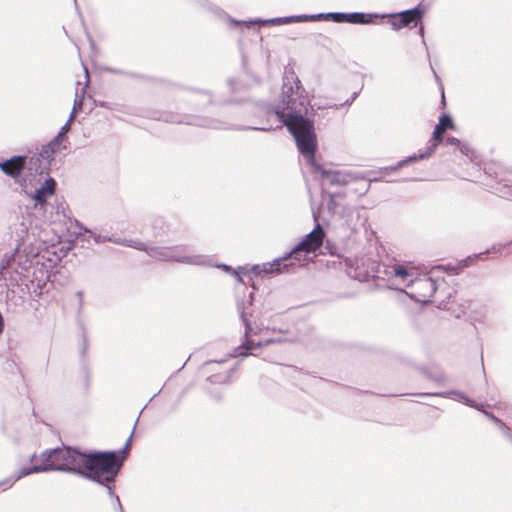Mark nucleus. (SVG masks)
Instances as JSON below:
<instances>
[{"instance_id":"nucleus-1","label":"nucleus","mask_w":512,"mask_h":512,"mask_svg":"<svg viewBox=\"0 0 512 512\" xmlns=\"http://www.w3.org/2000/svg\"><path fill=\"white\" fill-rule=\"evenodd\" d=\"M308 93L293 68H285L282 78V93L278 104L265 102L256 104V117L276 118L286 126L295 139L299 153L305 160H316L317 137L314 120L307 117Z\"/></svg>"},{"instance_id":"nucleus-2","label":"nucleus","mask_w":512,"mask_h":512,"mask_svg":"<svg viewBox=\"0 0 512 512\" xmlns=\"http://www.w3.org/2000/svg\"><path fill=\"white\" fill-rule=\"evenodd\" d=\"M132 434L122 451L84 453L79 474L99 483L113 482L130 448Z\"/></svg>"},{"instance_id":"nucleus-3","label":"nucleus","mask_w":512,"mask_h":512,"mask_svg":"<svg viewBox=\"0 0 512 512\" xmlns=\"http://www.w3.org/2000/svg\"><path fill=\"white\" fill-rule=\"evenodd\" d=\"M349 275L359 281L381 280L386 283L389 288H398L403 284L408 288L410 279H414V271L408 269L404 265L371 262L369 268L363 269L358 264L354 269V273L349 271Z\"/></svg>"},{"instance_id":"nucleus-4","label":"nucleus","mask_w":512,"mask_h":512,"mask_svg":"<svg viewBox=\"0 0 512 512\" xmlns=\"http://www.w3.org/2000/svg\"><path fill=\"white\" fill-rule=\"evenodd\" d=\"M443 132L444 131L436 125L432 133V138L429 140L426 147L419 149L417 154L409 155L403 160H423L429 158L438 147H441L445 153H452L455 158L466 157L468 160H476L479 157L478 152L469 143L453 136L444 138Z\"/></svg>"},{"instance_id":"nucleus-5","label":"nucleus","mask_w":512,"mask_h":512,"mask_svg":"<svg viewBox=\"0 0 512 512\" xmlns=\"http://www.w3.org/2000/svg\"><path fill=\"white\" fill-rule=\"evenodd\" d=\"M82 456L83 452L68 447L43 452L40 456L41 462L32 469L22 471L17 478L19 479L31 472L48 470L72 471L78 473Z\"/></svg>"},{"instance_id":"nucleus-6","label":"nucleus","mask_w":512,"mask_h":512,"mask_svg":"<svg viewBox=\"0 0 512 512\" xmlns=\"http://www.w3.org/2000/svg\"><path fill=\"white\" fill-rule=\"evenodd\" d=\"M241 321L245 328V341L233 350V357L247 356L249 355V351L253 349L266 346L276 341H281V338L270 337L269 327H263L252 323L244 310L241 311Z\"/></svg>"},{"instance_id":"nucleus-7","label":"nucleus","mask_w":512,"mask_h":512,"mask_svg":"<svg viewBox=\"0 0 512 512\" xmlns=\"http://www.w3.org/2000/svg\"><path fill=\"white\" fill-rule=\"evenodd\" d=\"M304 177H311L321 182L322 185L349 186L354 180V175L345 171L326 169L321 162H304L301 166Z\"/></svg>"},{"instance_id":"nucleus-8","label":"nucleus","mask_w":512,"mask_h":512,"mask_svg":"<svg viewBox=\"0 0 512 512\" xmlns=\"http://www.w3.org/2000/svg\"><path fill=\"white\" fill-rule=\"evenodd\" d=\"M325 233L323 228L317 224L305 238L289 252V256L295 262L306 260V255L315 252L323 243Z\"/></svg>"},{"instance_id":"nucleus-9","label":"nucleus","mask_w":512,"mask_h":512,"mask_svg":"<svg viewBox=\"0 0 512 512\" xmlns=\"http://www.w3.org/2000/svg\"><path fill=\"white\" fill-rule=\"evenodd\" d=\"M233 371L234 366L226 361H209L200 368L199 374L211 384L222 385L229 383Z\"/></svg>"},{"instance_id":"nucleus-10","label":"nucleus","mask_w":512,"mask_h":512,"mask_svg":"<svg viewBox=\"0 0 512 512\" xmlns=\"http://www.w3.org/2000/svg\"><path fill=\"white\" fill-rule=\"evenodd\" d=\"M409 281V291L406 293L417 302L426 303L430 301L437 290L436 282L431 277H415Z\"/></svg>"},{"instance_id":"nucleus-11","label":"nucleus","mask_w":512,"mask_h":512,"mask_svg":"<svg viewBox=\"0 0 512 512\" xmlns=\"http://www.w3.org/2000/svg\"><path fill=\"white\" fill-rule=\"evenodd\" d=\"M73 117L74 110L70 114L68 121L61 127L57 135L47 144L41 145L38 156L35 155L31 157L30 160H55L54 155L61 149L62 142L66 138Z\"/></svg>"},{"instance_id":"nucleus-12","label":"nucleus","mask_w":512,"mask_h":512,"mask_svg":"<svg viewBox=\"0 0 512 512\" xmlns=\"http://www.w3.org/2000/svg\"><path fill=\"white\" fill-rule=\"evenodd\" d=\"M420 395L421 396H441V397H446V398L456 396L457 399L459 401L463 402L465 405L473 407V408L477 409L478 411H481L487 418H489L491 421H493L500 429H502L506 425L501 419L496 417L494 414L486 411L484 409L483 404H479V403L475 402L474 400L470 399L469 397H467L466 395H464L461 392L452 390V391L443 392V393L420 394Z\"/></svg>"},{"instance_id":"nucleus-13","label":"nucleus","mask_w":512,"mask_h":512,"mask_svg":"<svg viewBox=\"0 0 512 512\" xmlns=\"http://www.w3.org/2000/svg\"><path fill=\"white\" fill-rule=\"evenodd\" d=\"M333 22L335 23H350V24H373L379 19L378 13H365V12H333Z\"/></svg>"},{"instance_id":"nucleus-14","label":"nucleus","mask_w":512,"mask_h":512,"mask_svg":"<svg viewBox=\"0 0 512 512\" xmlns=\"http://www.w3.org/2000/svg\"><path fill=\"white\" fill-rule=\"evenodd\" d=\"M194 126L200 127H209L215 129H229V130H259V131H269L272 129L271 124L261 125V126H239L234 124H227L216 121L214 119L202 118L194 115Z\"/></svg>"},{"instance_id":"nucleus-15","label":"nucleus","mask_w":512,"mask_h":512,"mask_svg":"<svg viewBox=\"0 0 512 512\" xmlns=\"http://www.w3.org/2000/svg\"><path fill=\"white\" fill-rule=\"evenodd\" d=\"M424 15V10L420 4L415 6L414 8L404 10L398 13H390V14H380L379 18H398L399 24L401 28L413 25L416 27L418 23L421 21Z\"/></svg>"},{"instance_id":"nucleus-16","label":"nucleus","mask_w":512,"mask_h":512,"mask_svg":"<svg viewBox=\"0 0 512 512\" xmlns=\"http://www.w3.org/2000/svg\"><path fill=\"white\" fill-rule=\"evenodd\" d=\"M227 86L229 88V92L231 94L230 97L225 99H219V104L225 105V104H241L244 103L245 100L238 95L242 92L247 91V86L241 82L240 80L229 77L226 81Z\"/></svg>"},{"instance_id":"nucleus-17","label":"nucleus","mask_w":512,"mask_h":512,"mask_svg":"<svg viewBox=\"0 0 512 512\" xmlns=\"http://www.w3.org/2000/svg\"><path fill=\"white\" fill-rule=\"evenodd\" d=\"M294 261L287 253L285 256L276 258L272 262L262 264V274L269 275L275 272H281L285 268L294 265Z\"/></svg>"},{"instance_id":"nucleus-18","label":"nucleus","mask_w":512,"mask_h":512,"mask_svg":"<svg viewBox=\"0 0 512 512\" xmlns=\"http://www.w3.org/2000/svg\"><path fill=\"white\" fill-rule=\"evenodd\" d=\"M150 256L159 261L185 262L188 260V257L180 255L175 248H154L150 251Z\"/></svg>"},{"instance_id":"nucleus-19","label":"nucleus","mask_w":512,"mask_h":512,"mask_svg":"<svg viewBox=\"0 0 512 512\" xmlns=\"http://www.w3.org/2000/svg\"><path fill=\"white\" fill-rule=\"evenodd\" d=\"M55 190V180L53 178H48L45 180L43 186L35 191L32 198L35 200L36 204L43 206L47 203V199L54 195Z\"/></svg>"},{"instance_id":"nucleus-20","label":"nucleus","mask_w":512,"mask_h":512,"mask_svg":"<svg viewBox=\"0 0 512 512\" xmlns=\"http://www.w3.org/2000/svg\"><path fill=\"white\" fill-rule=\"evenodd\" d=\"M219 103V100H215L213 94L209 90L205 89H194V105L199 110H204L209 105Z\"/></svg>"},{"instance_id":"nucleus-21","label":"nucleus","mask_w":512,"mask_h":512,"mask_svg":"<svg viewBox=\"0 0 512 512\" xmlns=\"http://www.w3.org/2000/svg\"><path fill=\"white\" fill-rule=\"evenodd\" d=\"M229 19V22L231 24H234V25H237V26H245L246 28H251L252 26H254L255 24H261L263 26H268V25H281L280 21H281V18L280 17H276V18H271V19H254V20H236L232 17H228Z\"/></svg>"},{"instance_id":"nucleus-22","label":"nucleus","mask_w":512,"mask_h":512,"mask_svg":"<svg viewBox=\"0 0 512 512\" xmlns=\"http://www.w3.org/2000/svg\"><path fill=\"white\" fill-rule=\"evenodd\" d=\"M411 163L412 162H406V161L397 162V164L395 166L383 168L381 170V174L382 175H381L380 179H383L386 182L396 181L397 179L396 178H392L391 175L394 174V173H397L398 171H402V170L408 169L410 167Z\"/></svg>"},{"instance_id":"nucleus-23","label":"nucleus","mask_w":512,"mask_h":512,"mask_svg":"<svg viewBox=\"0 0 512 512\" xmlns=\"http://www.w3.org/2000/svg\"><path fill=\"white\" fill-rule=\"evenodd\" d=\"M24 163L25 162H0V168L5 174L16 178L24 169Z\"/></svg>"},{"instance_id":"nucleus-24","label":"nucleus","mask_w":512,"mask_h":512,"mask_svg":"<svg viewBox=\"0 0 512 512\" xmlns=\"http://www.w3.org/2000/svg\"><path fill=\"white\" fill-rule=\"evenodd\" d=\"M371 181V179H366L354 175V180L350 185V190H353L359 195H364L368 191Z\"/></svg>"},{"instance_id":"nucleus-25","label":"nucleus","mask_w":512,"mask_h":512,"mask_svg":"<svg viewBox=\"0 0 512 512\" xmlns=\"http://www.w3.org/2000/svg\"><path fill=\"white\" fill-rule=\"evenodd\" d=\"M495 193L502 198H506L512 201V185L507 181L497 182L494 187Z\"/></svg>"},{"instance_id":"nucleus-26","label":"nucleus","mask_w":512,"mask_h":512,"mask_svg":"<svg viewBox=\"0 0 512 512\" xmlns=\"http://www.w3.org/2000/svg\"><path fill=\"white\" fill-rule=\"evenodd\" d=\"M40 149H41V147H39L38 145H35L32 148L28 149L27 154L13 155L9 158H6L5 160H17V161L30 160L31 157L35 156V154H36V156H38Z\"/></svg>"},{"instance_id":"nucleus-27","label":"nucleus","mask_w":512,"mask_h":512,"mask_svg":"<svg viewBox=\"0 0 512 512\" xmlns=\"http://www.w3.org/2000/svg\"><path fill=\"white\" fill-rule=\"evenodd\" d=\"M437 126H439L443 131L446 129H452L454 127V122L451 115L447 113L441 114Z\"/></svg>"},{"instance_id":"nucleus-28","label":"nucleus","mask_w":512,"mask_h":512,"mask_svg":"<svg viewBox=\"0 0 512 512\" xmlns=\"http://www.w3.org/2000/svg\"><path fill=\"white\" fill-rule=\"evenodd\" d=\"M332 16H333V12L310 14V15H308V21H332L333 22Z\"/></svg>"},{"instance_id":"nucleus-29","label":"nucleus","mask_w":512,"mask_h":512,"mask_svg":"<svg viewBox=\"0 0 512 512\" xmlns=\"http://www.w3.org/2000/svg\"><path fill=\"white\" fill-rule=\"evenodd\" d=\"M511 245H512V243H507V244H504V245H502V244L494 245L491 250H488V251L483 252V253L476 254V255H474V257L475 258H481L484 254L491 253V252L493 254H497V253L502 254L501 249L510 248Z\"/></svg>"},{"instance_id":"nucleus-30","label":"nucleus","mask_w":512,"mask_h":512,"mask_svg":"<svg viewBox=\"0 0 512 512\" xmlns=\"http://www.w3.org/2000/svg\"><path fill=\"white\" fill-rule=\"evenodd\" d=\"M291 19H292V23L307 22L308 21V15L307 14L292 15Z\"/></svg>"},{"instance_id":"nucleus-31","label":"nucleus","mask_w":512,"mask_h":512,"mask_svg":"<svg viewBox=\"0 0 512 512\" xmlns=\"http://www.w3.org/2000/svg\"><path fill=\"white\" fill-rule=\"evenodd\" d=\"M354 102V100H352L351 98L347 99L345 102L341 103L340 105H337V104H334V105H328V106H325L324 108H332V109H339L340 107H344V106H349L351 105L352 103Z\"/></svg>"},{"instance_id":"nucleus-32","label":"nucleus","mask_w":512,"mask_h":512,"mask_svg":"<svg viewBox=\"0 0 512 512\" xmlns=\"http://www.w3.org/2000/svg\"><path fill=\"white\" fill-rule=\"evenodd\" d=\"M503 436L512 443V430L505 425L502 429Z\"/></svg>"},{"instance_id":"nucleus-33","label":"nucleus","mask_w":512,"mask_h":512,"mask_svg":"<svg viewBox=\"0 0 512 512\" xmlns=\"http://www.w3.org/2000/svg\"><path fill=\"white\" fill-rule=\"evenodd\" d=\"M105 70L109 73H112V74H119V75H126L128 74L126 71L122 70V69H117V68H112V67H107L105 68Z\"/></svg>"},{"instance_id":"nucleus-34","label":"nucleus","mask_w":512,"mask_h":512,"mask_svg":"<svg viewBox=\"0 0 512 512\" xmlns=\"http://www.w3.org/2000/svg\"><path fill=\"white\" fill-rule=\"evenodd\" d=\"M389 23L391 24V27L393 30H400L401 29V25L399 24V19L398 18H390V21Z\"/></svg>"},{"instance_id":"nucleus-35","label":"nucleus","mask_w":512,"mask_h":512,"mask_svg":"<svg viewBox=\"0 0 512 512\" xmlns=\"http://www.w3.org/2000/svg\"><path fill=\"white\" fill-rule=\"evenodd\" d=\"M250 272H252L253 274L255 275H261L262 274V265H254L251 269H250Z\"/></svg>"},{"instance_id":"nucleus-36","label":"nucleus","mask_w":512,"mask_h":512,"mask_svg":"<svg viewBox=\"0 0 512 512\" xmlns=\"http://www.w3.org/2000/svg\"><path fill=\"white\" fill-rule=\"evenodd\" d=\"M280 18H281V21H280L281 25L292 23L291 16H285V17H280Z\"/></svg>"},{"instance_id":"nucleus-37","label":"nucleus","mask_w":512,"mask_h":512,"mask_svg":"<svg viewBox=\"0 0 512 512\" xmlns=\"http://www.w3.org/2000/svg\"><path fill=\"white\" fill-rule=\"evenodd\" d=\"M419 35H420V36H421V38H422V43H423V44L425 45V47L427 48V45H426V42H425V38H424V28H423V26H421V27L419 28Z\"/></svg>"},{"instance_id":"nucleus-38","label":"nucleus","mask_w":512,"mask_h":512,"mask_svg":"<svg viewBox=\"0 0 512 512\" xmlns=\"http://www.w3.org/2000/svg\"><path fill=\"white\" fill-rule=\"evenodd\" d=\"M467 163L470 164L472 166V168L480 169V162L471 161V162H467Z\"/></svg>"},{"instance_id":"nucleus-39","label":"nucleus","mask_w":512,"mask_h":512,"mask_svg":"<svg viewBox=\"0 0 512 512\" xmlns=\"http://www.w3.org/2000/svg\"><path fill=\"white\" fill-rule=\"evenodd\" d=\"M242 310H244L246 313H248V312L246 311V309H245L244 305H240V304H239V305H238V311H239V313H240V314H241V311H242ZM247 317H248V318H249V317H252V314H247Z\"/></svg>"},{"instance_id":"nucleus-40","label":"nucleus","mask_w":512,"mask_h":512,"mask_svg":"<svg viewBox=\"0 0 512 512\" xmlns=\"http://www.w3.org/2000/svg\"><path fill=\"white\" fill-rule=\"evenodd\" d=\"M441 98H442L441 104L445 105V97H444V90H443V88H441Z\"/></svg>"},{"instance_id":"nucleus-41","label":"nucleus","mask_w":512,"mask_h":512,"mask_svg":"<svg viewBox=\"0 0 512 512\" xmlns=\"http://www.w3.org/2000/svg\"><path fill=\"white\" fill-rule=\"evenodd\" d=\"M233 274L235 275L236 279L239 281V282H242V278L241 276L236 272L234 271Z\"/></svg>"},{"instance_id":"nucleus-42","label":"nucleus","mask_w":512,"mask_h":512,"mask_svg":"<svg viewBox=\"0 0 512 512\" xmlns=\"http://www.w3.org/2000/svg\"><path fill=\"white\" fill-rule=\"evenodd\" d=\"M413 180H428L427 177H412Z\"/></svg>"},{"instance_id":"nucleus-43","label":"nucleus","mask_w":512,"mask_h":512,"mask_svg":"<svg viewBox=\"0 0 512 512\" xmlns=\"http://www.w3.org/2000/svg\"><path fill=\"white\" fill-rule=\"evenodd\" d=\"M358 96V93L357 92H354L352 95H351V99L355 101V99L357 98Z\"/></svg>"},{"instance_id":"nucleus-44","label":"nucleus","mask_w":512,"mask_h":512,"mask_svg":"<svg viewBox=\"0 0 512 512\" xmlns=\"http://www.w3.org/2000/svg\"><path fill=\"white\" fill-rule=\"evenodd\" d=\"M193 263H194V265L195 264H201V262L198 260V257H196V256H194Z\"/></svg>"},{"instance_id":"nucleus-45","label":"nucleus","mask_w":512,"mask_h":512,"mask_svg":"<svg viewBox=\"0 0 512 512\" xmlns=\"http://www.w3.org/2000/svg\"><path fill=\"white\" fill-rule=\"evenodd\" d=\"M222 267H223L225 270H227V271H230V270H231V268H230L229 266H227V265H224V264H223V265H222Z\"/></svg>"},{"instance_id":"nucleus-46","label":"nucleus","mask_w":512,"mask_h":512,"mask_svg":"<svg viewBox=\"0 0 512 512\" xmlns=\"http://www.w3.org/2000/svg\"><path fill=\"white\" fill-rule=\"evenodd\" d=\"M84 69H85L86 78L88 79V70L86 67H84Z\"/></svg>"},{"instance_id":"nucleus-47","label":"nucleus","mask_w":512,"mask_h":512,"mask_svg":"<svg viewBox=\"0 0 512 512\" xmlns=\"http://www.w3.org/2000/svg\"><path fill=\"white\" fill-rule=\"evenodd\" d=\"M170 121H172V122H178V123H181V120H176V119H175V120H174V119H171Z\"/></svg>"},{"instance_id":"nucleus-48","label":"nucleus","mask_w":512,"mask_h":512,"mask_svg":"<svg viewBox=\"0 0 512 512\" xmlns=\"http://www.w3.org/2000/svg\"><path fill=\"white\" fill-rule=\"evenodd\" d=\"M432 71H433V73H434V75H435V78L438 80V79H439V78H438V75L436 74V72H435L433 69H432Z\"/></svg>"},{"instance_id":"nucleus-49","label":"nucleus","mask_w":512,"mask_h":512,"mask_svg":"<svg viewBox=\"0 0 512 512\" xmlns=\"http://www.w3.org/2000/svg\"><path fill=\"white\" fill-rule=\"evenodd\" d=\"M483 169L486 171L487 169H489V170H490V169H491V167H487V166L485 165Z\"/></svg>"},{"instance_id":"nucleus-50","label":"nucleus","mask_w":512,"mask_h":512,"mask_svg":"<svg viewBox=\"0 0 512 512\" xmlns=\"http://www.w3.org/2000/svg\"><path fill=\"white\" fill-rule=\"evenodd\" d=\"M193 1H194V3H195V2H200V0H193Z\"/></svg>"},{"instance_id":"nucleus-51","label":"nucleus","mask_w":512,"mask_h":512,"mask_svg":"<svg viewBox=\"0 0 512 512\" xmlns=\"http://www.w3.org/2000/svg\"><path fill=\"white\" fill-rule=\"evenodd\" d=\"M75 4H77V0H73Z\"/></svg>"}]
</instances>
